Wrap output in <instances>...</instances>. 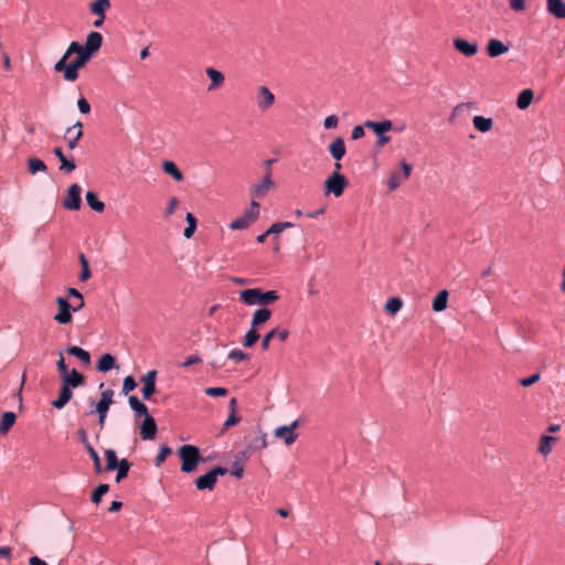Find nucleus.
<instances>
[{
  "label": "nucleus",
  "instance_id": "obj_1",
  "mask_svg": "<svg viewBox=\"0 0 565 565\" xmlns=\"http://www.w3.org/2000/svg\"><path fill=\"white\" fill-rule=\"evenodd\" d=\"M93 55L82 49L77 41L71 42L63 56L55 63L54 71L62 73L66 82H75L78 78V71L83 68Z\"/></svg>",
  "mask_w": 565,
  "mask_h": 565
},
{
  "label": "nucleus",
  "instance_id": "obj_2",
  "mask_svg": "<svg viewBox=\"0 0 565 565\" xmlns=\"http://www.w3.org/2000/svg\"><path fill=\"white\" fill-rule=\"evenodd\" d=\"M67 297L77 298L78 302L75 305H71L68 299L65 297H57L56 305L58 307L57 313L54 316V320L60 324H68L72 322L73 317L72 312H77L82 308H84V297L79 290L74 287L67 288Z\"/></svg>",
  "mask_w": 565,
  "mask_h": 565
},
{
  "label": "nucleus",
  "instance_id": "obj_3",
  "mask_svg": "<svg viewBox=\"0 0 565 565\" xmlns=\"http://www.w3.org/2000/svg\"><path fill=\"white\" fill-rule=\"evenodd\" d=\"M280 298L277 290L264 291L260 288H248L239 291V301L246 306L259 305L267 307Z\"/></svg>",
  "mask_w": 565,
  "mask_h": 565
},
{
  "label": "nucleus",
  "instance_id": "obj_4",
  "mask_svg": "<svg viewBox=\"0 0 565 565\" xmlns=\"http://www.w3.org/2000/svg\"><path fill=\"white\" fill-rule=\"evenodd\" d=\"M178 456L181 459V471L185 473L193 472L200 462L210 460V458H204L199 447L194 445H182L178 449Z\"/></svg>",
  "mask_w": 565,
  "mask_h": 565
},
{
  "label": "nucleus",
  "instance_id": "obj_5",
  "mask_svg": "<svg viewBox=\"0 0 565 565\" xmlns=\"http://www.w3.org/2000/svg\"><path fill=\"white\" fill-rule=\"evenodd\" d=\"M364 126L372 130L376 136L374 147L381 150L385 145L391 141V137L387 135L388 131L393 130V121L390 119H383L381 121L365 120Z\"/></svg>",
  "mask_w": 565,
  "mask_h": 565
},
{
  "label": "nucleus",
  "instance_id": "obj_6",
  "mask_svg": "<svg viewBox=\"0 0 565 565\" xmlns=\"http://www.w3.org/2000/svg\"><path fill=\"white\" fill-rule=\"evenodd\" d=\"M228 472V469L223 466H215L206 473L198 477L194 481V484L198 490H209L212 491L215 488L217 482V477L225 476Z\"/></svg>",
  "mask_w": 565,
  "mask_h": 565
},
{
  "label": "nucleus",
  "instance_id": "obj_7",
  "mask_svg": "<svg viewBox=\"0 0 565 565\" xmlns=\"http://www.w3.org/2000/svg\"><path fill=\"white\" fill-rule=\"evenodd\" d=\"M348 185L349 181L344 174L332 172L323 183L324 194H333L335 198H339L343 194Z\"/></svg>",
  "mask_w": 565,
  "mask_h": 565
},
{
  "label": "nucleus",
  "instance_id": "obj_8",
  "mask_svg": "<svg viewBox=\"0 0 565 565\" xmlns=\"http://www.w3.org/2000/svg\"><path fill=\"white\" fill-rule=\"evenodd\" d=\"M82 189L77 183L70 185L63 200V207L68 211H78L82 205Z\"/></svg>",
  "mask_w": 565,
  "mask_h": 565
},
{
  "label": "nucleus",
  "instance_id": "obj_9",
  "mask_svg": "<svg viewBox=\"0 0 565 565\" xmlns=\"http://www.w3.org/2000/svg\"><path fill=\"white\" fill-rule=\"evenodd\" d=\"M274 186L275 182L271 178V169H268L262 182L250 186V195L254 198H264Z\"/></svg>",
  "mask_w": 565,
  "mask_h": 565
},
{
  "label": "nucleus",
  "instance_id": "obj_10",
  "mask_svg": "<svg viewBox=\"0 0 565 565\" xmlns=\"http://www.w3.org/2000/svg\"><path fill=\"white\" fill-rule=\"evenodd\" d=\"M157 374L156 370H150L140 379L143 384L141 388L142 399L148 401L156 393Z\"/></svg>",
  "mask_w": 565,
  "mask_h": 565
},
{
  "label": "nucleus",
  "instance_id": "obj_11",
  "mask_svg": "<svg viewBox=\"0 0 565 565\" xmlns=\"http://www.w3.org/2000/svg\"><path fill=\"white\" fill-rule=\"evenodd\" d=\"M299 426V420H294L290 425H284L275 429V436L282 438L287 446L294 444L298 437L294 430Z\"/></svg>",
  "mask_w": 565,
  "mask_h": 565
},
{
  "label": "nucleus",
  "instance_id": "obj_12",
  "mask_svg": "<svg viewBox=\"0 0 565 565\" xmlns=\"http://www.w3.org/2000/svg\"><path fill=\"white\" fill-rule=\"evenodd\" d=\"M454 47L467 57L475 56L478 53V43L477 41H468L462 38H456L452 42Z\"/></svg>",
  "mask_w": 565,
  "mask_h": 565
},
{
  "label": "nucleus",
  "instance_id": "obj_13",
  "mask_svg": "<svg viewBox=\"0 0 565 565\" xmlns=\"http://www.w3.org/2000/svg\"><path fill=\"white\" fill-rule=\"evenodd\" d=\"M158 426L154 418L149 414L143 417V422L140 425V437L142 440H151L156 437Z\"/></svg>",
  "mask_w": 565,
  "mask_h": 565
},
{
  "label": "nucleus",
  "instance_id": "obj_14",
  "mask_svg": "<svg viewBox=\"0 0 565 565\" xmlns=\"http://www.w3.org/2000/svg\"><path fill=\"white\" fill-rule=\"evenodd\" d=\"M102 45L103 35L97 31H92L86 38V43L84 45L82 44V49L94 56L100 50Z\"/></svg>",
  "mask_w": 565,
  "mask_h": 565
},
{
  "label": "nucleus",
  "instance_id": "obj_15",
  "mask_svg": "<svg viewBox=\"0 0 565 565\" xmlns=\"http://www.w3.org/2000/svg\"><path fill=\"white\" fill-rule=\"evenodd\" d=\"M289 331L287 329L274 328L267 332L262 339V350L267 351L270 348L271 338H277L279 341L285 342L289 338Z\"/></svg>",
  "mask_w": 565,
  "mask_h": 565
},
{
  "label": "nucleus",
  "instance_id": "obj_16",
  "mask_svg": "<svg viewBox=\"0 0 565 565\" xmlns=\"http://www.w3.org/2000/svg\"><path fill=\"white\" fill-rule=\"evenodd\" d=\"M275 103V95L270 92L267 86H260L258 88V102L257 106L260 110L265 111L269 109Z\"/></svg>",
  "mask_w": 565,
  "mask_h": 565
},
{
  "label": "nucleus",
  "instance_id": "obj_17",
  "mask_svg": "<svg viewBox=\"0 0 565 565\" xmlns=\"http://www.w3.org/2000/svg\"><path fill=\"white\" fill-rule=\"evenodd\" d=\"M236 407H237V399L235 397H233V398H231V401L228 403L230 414L227 416V419L223 424L221 434H224L228 428L237 425L242 420V417L236 413Z\"/></svg>",
  "mask_w": 565,
  "mask_h": 565
},
{
  "label": "nucleus",
  "instance_id": "obj_18",
  "mask_svg": "<svg viewBox=\"0 0 565 565\" xmlns=\"http://www.w3.org/2000/svg\"><path fill=\"white\" fill-rule=\"evenodd\" d=\"M330 156L335 160L340 161L347 152L345 142L342 137H335L332 142L328 146Z\"/></svg>",
  "mask_w": 565,
  "mask_h": 565
},
{
  "label": "nucleus",
  "instance_id": "obj_19",
  "mask_svg": "<svg viewBox=\"0 0 565 565\" xmlns=\"http://www.w3.org/2000/svg\"><path fill=\"white\" fill-rule=\"evenodd\" d=\"M61 379L63 384L73 388L84 385L86 381L85 376L76 369H73L71 372L68 371Z\"/></svg>",
  "mask_w": 565,
  "mask_h": 565
},
{
  "label": "nucleus",
  "instance_id": "obj_20",
  "mask_svg": "<svg viewBox=\"0 0 565 565\" xmlns=\"http://www.w3.org/2000/svg\"><path fill=\"white\" fill-rule=\"evenodd\" d=\"M487 54L494 58L503 55L509 51V45L504 44L502 41L498 39H490L487 43Z\"/></svg>",
  "mask_w": 565,
  "mask_h": 565
},
{
  "label": "nucleus",
  "instance_id": "obj_21",
  "mask_svg": "<svg viewBox=\"0 0 565 565\" xmlns=\"http://www.w3.org/2000/svg\"><path fill=\"white\" fill-rule=\"evenodd\" d=\"M119 365L117 364L116 358L111 355L110 353L103 354L96 364V369L98 372L107 373L111 371L113 369H118Z\"/></svg>",
  "mask_w": 565,
  "mask_h": 565
},
{
  "label": "nucleus",
  "instance_id": "obj_22",
  "mask_svg": "<svg viewBox=\"0 0 565 565\" xmlns=\"http://www.w3.org/2000/svg\"><path fill=\"white\" fill-rule=\"evenodd\" d=\"M206 76L211 79V84L207 87V90H215L220 88L225 81V76L222 72L215 70L214 67H207L205 70Z\"/></svg>",
  "mask_w": 565,
  "mask_h": 565
},
{
  "label": "nucleus",
  "instance_id": "obj_23",
  "mask_svg": "<svg viewBox=\"0 0 565 565\" xmlns=\"http://www.w3.org/2000/svg\"><path fill=\"white\" fill-rule=\"evenodd\" d=\"M271 310L267 307H260L256 309L252 316L250 326L254 328L260 327L271 318Z\"/></svg>",
  "mask_w": 565,
  "mask_h": 565
},
{
  "label": "nucleus",
  "instance_id": "obj_24",
  "mask_svg": "<svg viewBox=\"0 0 565 565\" xmlns=\"http://www.w3.org/2000/svg\"><path fill=\"white\" fill-rule=\"evenodd\" d=\"M72 388L73 387L67 386V385L62 383V386H61L60 392H58V396H57L56 399H54L52 402V406L57 408V409L63 408L71 401V398L73 396Z\"/></svg>",
  "mask_w": 565,
  "mask_h": 565
},
{
  "label": "nucleus",
  "instance_id": "obj_25",
  "mask_svg": "<svg viewBox=\"0 0 565 565\" xmlns=\"http://www.w3.org/2000/svg\"><path fill=\"white\" fill-rule=\"evenodd\" d=\"M546 10L556 19H565V2L563 0H546Z\"/></svg>",
  "mask_w": 565,
  "mask_h": 565
},
{
  "label": "nucleus",
  "instance_id": "obj_26",
  "mask_svg": "<svg viewBox=\"0 0 565 565\" xmlns=\"http://www.w3.org/2000/svg\"><path fill=\"white\" fill-rule=\"evenodd\" d=\"M162 171L177 182H181L184 179L182 171L173 161L164 160L162 162Z\"/></svg>",
  "mask_w": 565,
  "mask_h": 565
},
{
  "label": "nucleus",
  "instance_id": "obj_27",
  "mask_svg": "<svg viewBox=\"0 0 565 565\" xmlns=\"http://www.w3.org/2000/svg\"><path fill=\"white\" fill-rule=\"evenodd\" d=\"M17 415L13 412H4L0 419V435L4 436L15 424Z\"/></svg>",
  "mask_w": 565,
  "mask_h": 565
},
{
  "label": "nucleus",
  "instance_id": "obj_28",
  "mask_svg": "<svg viewBox=\"0 0 565 565\" xmlns=\"http://www.w3.org/2000/svg\"><path fill=\"white\" fill-rule=\"evenodd\" d=\"M74 129H77L76 134H74L73 138H70L67 141V146L71 150L75 149L78 145V141L83 138V124L77 120L72 127H68L65 131L66 135L71 134Z\"/></svg>",
  "mask_w": 565,
  "mask_h": 565
},
{
  "label": "nucleus",
  "instance_id": "obj_29",
  "mask_svg": "<svg viewBox=\"0 0 565 565\" xmlns=\"http://www.w3.org/2000/svg\"><path fill=\"white\" fill-rule=\"evenodd\" d=\"M449 292L446 289L440 290L433 299L431 308L436 312L444 311L448 305Z\"/></svg>",
  "mask_w": 565,
  "mask_h": 565
},
{
  "label": "nucleus",
  "instance_id": "obj_30",
  "mask_svg": "<svg viewBox=\"0 0 565 565\" xmlns=\"http://www.w3.org/2000/svg\"><path fill=\"white\" fill-rule=\"evenodd\" d=\"M533 98H534V92L532 88L523 89L516 98L518 108L521 110H525L532 104Z\"/></svg>",
  "mask_w": 565,
  "mask_h": 565
},
{
  "label": "nucleus",
  "instance_id": "obj_31",
  "mask_svg": "<svg viewBox=\"0 0 565 565\" xmlns=\"http://www.w3.org/2000/svg\"><path fill=\"white\" fill-rule=\"evenodd\" d=\"M128 403L137 417H145L149 415L148 407L137 396L130 395Z\"/></svg>",
  "mask_w": 565,
  "mask_h": 565
},
{
  "label": "nucleus",
  "instance_id": "obj_32",
  "mask_svg": "<svg viewBox=\"0 0 565 565\" xmlns=\"http://www.w3.org/2000/svg\"><path fill=\"white\" fill-rule=\"evenodd\" d=\"M87 205L95 212L102 213L105 211V203L98 199L94 191H87L85 195Z\"/></svg>",
  "mask_w": 565,
  "mask_h": 565
},
{
  "label": "nucleus",
  "instance_id": "obj_33",
  "mask_svg": "<svg viewBox=\"0 0 565 565\" xmlns=\"http://www.w3.org/2000/svg\"><path fill=\"white\" fill-rule=\"evenodd\" d=\"M557 441L556 437L548 436V435H542L540 437V444H539V452L543 456H548L552 452L553 444Z\"/></svg>",
  "mask_w": 565,
  "mask_h": 565
},
{
  "label": "nucleus",
  "instance_id": "obj_34",
  "mask_svg": "<svg viewBox=\"0 0 565 565\" xmlns=\"http://www.w3.org/2000/svg\"><path fill=\"white\" fill-rule=\"evenodd\" d=\"M472 121H473V127L476 128V130L483 132V134L490 131L493 127L492 118H487V117H483L480 115L475 116Z\"/></svg>",
  "mask_w": 565,
  "mask_h": 565
},
{
  "label": "nucleus",
  "instance_id": "obj_35",
  "mask_svg": "<svg viewBox=\"0 0 565 565\" xmlns=\"http://www.w3.org/2000/svg\"><path fill=\"white\" fill-rule=\"evenodd\" d=\"M110 8L109 0H95L89 4V10L97 17L105 18L106 11Z\"/></svg>",
  "mask_w": 565,
  "mask_h": 565
},
{
  "label": "nucleus",
  "instance_id": "obj_36",
  "mask_svg": "<svg viewBox=\"0 0 565 565\" xmlns=\"http://www.w3.org/2000/svg\"><path fill=\"white\" fill-rule=\"evenodd\" d=\"M246 447L252 452L265 449L267 447L266 434L259 430V434L255 436Z\"/></svg>",
  "mask_w": 565,
  "mask_h": 565
},
{
  "label": "nucleus",
  "instance_id": "obj_37",
  "mask_svg": "<svg viewBox=\"0 0 565 565\" xmlns=\"http://www.w3.org/2000/svg\"><path fill=\"white\" fill-rule=\"evenodd\" d=\"M66 352L70 355L77 358L84 364H86V365L90 364V354L86 350H84L77 345H72V347L67 348Z\"/></svg>",
  "mask_w": 565,
  "mask_h": 565
},
{
  "label": "nucleus",
  "instance_id": "obj_38",
  "mask_svg": "<svg viewBox=\"0 0 565 565\" xmlns=\"http://www.w3.org/2000/svg\"><path fill=\"white\" fill-rule=\"evenodd\" d=\"M132 466V462H130L128 459L124 458L120 459V463L118 465V468H115L117 471L115 481L117 483L121 482L124 479L128 477L129 470Z\"/></svg>",
  "mask_w": 565,
  "mask_h": 565
},
{
  "label": "nucleus",
  "instance_id": "obj_39",
  "mask_svg": "<svg viewBox=\"0 0 565 565\" xmlns=\"http://www.w3.org/2000/svg\"><path fill=\"white\" fill-rule=\"evenodd\" d=\"M185 221H186L188 225L183 231V235L185 238L189 239L194 235V233L196 231L198 220L193 213L188 212L185 215Z\"/></svg>",
  "mask_w": 565,
  "mask_h": 565
},
{
  "label": "nucleus",
  "instance_id": "obj_40",
  "mask_svg": "<svg viewBox=\"0 0 565 565\" xmlns=\"http://www.w3.org/2000/svg\"><path fill=\"white\" fill-rule=\"evenodd\" d=\"M258 329L250 326V329L243 337L242 343L245 348H252L259 340Z\"/></svg>",
  "mask_w": 565,
  "mask_h": 565
},
{
  "label": "nucleus",
  "instance_id": "obj_41",
  "mask_svg": "<svg viewBox=\"0 0 565 565\" xmlns=\"http://www.w3.org/2000/svg\"><path fill=\"white\" fill-rule=\"evenodd\" d=\"M47 170L46 163L39 158H29L28 159V171L31 174H35L38 172H45Z\"/></svg>",
  "mask_w": 565,
  "mask_h": 565
},
{
  "label": "nucleus",
  "instance_id": "obj_42",
  "mask_svg": "<svg viewBox=\"0 0 565 565\" xmlns=\"http://www.w3.org/2000/svg\"><path fill=\"white\" fill-rule=\"evenodd\" d=\"M105 459H106L105 471H113V470H115V468H118V465L120 463V460L117 458V454L114 449L105 450Z\"/></svg>",
  "mask_w": 565,
  "mask_h": 565
},
{
  "label": "nucleus",
  "instance_id": "obj_43",
  "mask_svg": "<svg viewBox=\"0 0 565 565\" xmlns=\"http://www.w3.org/2000/svg\"><path fill=\"white\" fill-rule=\"evenodd\" d=\"M109 491V484L100 483L98 484L90 494V500L93 503L98 504L103 497Z\"/></svg>",
  "mask_w": 565,
  "mask_h": 565
},
{
  "label": "nucleus",
  "instance_id": "obj_44",
  "mask_svg": "<svg viewBox=\"0 0 565 565\" xmlns=\"http://www.w3.org/2000/svg\"><path fill=\"white\" fill-rule=\"evenodd\" d=\"M403 306V301L399 297H391L385 303V310L388 315H396Z\"/></svg>",
  "mask_w": 565,
  "mask_h": 565
},
{
  "label": "nucleus",
  "instance_id": "obj_45",
  "mask_svg": "<svg viewBox=\"0 0 565 565\" xmlns=\"http://www.w3.org/2000/svg\"><path fill=\"white\" fill-rule=\"evenodd\" d=\"M405 179H402V174L399 171H392L387 179V188L390 191L396 190Z\"/></svg>",
  "mask_w": 565,
  "mask_h": 565
},
{
  "label": "nucleus",
  "instance_id": "obj_46",
  "mask_svg": "<svg viewBox=\"0 0 565 565\" xmlns=\"http://www.w3.org/2000/svg\"><path fill=\"white\" fill-rule=\"evenodd\" d=\"M259 203L255 200H252L249 209L244 213V215H246V217L253 223L259 216Z\"/></svg>",
  "mask_w": 565,
  "mask_h": 565
},
{
  "label": "nucleus",
  "instance_id": "obj_47",
  "mask_svg": "<svg viewBox=\"0 0 565 565\" xmlns=\"http://www.w3.org/2000/svg\"><path fill=\"white\" fill-rule=\"evenodd\" d=\"M87 452L93 460L95 473L96 475L102 473L103 468H102V461H100V457H99L98 452L95 450L94 447H89V449H87Z\"/></svg>",
  "mask_w": 565,
  "mask_h": 565
},
{
  "label": "nucleus",
  "instance_id": "obj_48",
  "mask_svg": "<svg viewBox=\"0 0 565 565\" xmlns=\"http://www.w3.org/2000/svg\"><path fill=\"white\" fill-rule=\"evenodd\" d=\"M60 170L65 173H71L76 169L75 159L73 157L68 159L66 156H64L62 159H60Z\"/></svg>",
  "mask_w": 565,
  "mask_h": 565
},
{
  "label": "nucleus",
  "instance_id": "obj_49",
  "mask_svg": "<svg viewBox=\"0 0 565 565\" xmlns=\"http://www.w3.org/2000/svg\"><path fill=\"white\" fill-rule=\"evenodd\" d=\"M171 454L172 449L167 445H162L159 448V452L156 457V466L160 467Z\"/></svg>",
  "mask_w": 565,
  "mask_h": 565
},
{
  "label": "nucleus",
  "instance_id": "obj_50",
  "mask_svg": "<svg viewBox=\"0 0 565 565\" xmlns=\"http://www.w3.org/2000/svg\"><path fill=\"white\" fill-rule=\"evenodd\" d=\"M250 221L246 217V215H243L241 217H237L230 224L231 230H245L250 225Z\"/></svg>",
  "mask_w": 565,
  "mask_h": 565
},
{
  "label": "nucleus",
  "instance_id": "obj_51",
  "mask_svg": "<svg viewBox=\"0 0 565 565\" xmlns=\"http://www.w3.org/2000/svg\"><path fill=\"white\" fill-rule=\"evenodd\" d=\"M137 382L132 375H127L122 382V394L127 395L137 387Z\"/></svg>",
  "mask_w": 565,
  "mask_h": 565
},
{
  "label": "nucleus",
  "instance_id": "obj_52",
  "mask_svg": "<svg viewBox=\"0 0 565 565\" xmlns=\"http://www.w3.org/2000/svg\"><path fill=\"white\" fill-rule=\"evenodd\" d=\"M204 393L211 397H223L228 394V390L225 387H206Z\"/></svg>",
  "mask_w": 565,
  "mask_h": 565
},
{
  "label": "nucleus",
  "instance_id": "obj_53",
  "mask_svg": "<svg viewBox=\"0 0 565 565\" xmlns=\"http://www.w3.org/2000/svg\"><path fill=\"white\" fill-rule=\"evenodd\" d=\"M228 359L234 361H248L249 354L242 351L241 349H234L228 353Z\"/></svg>",
  "mask_w": 565,
  "mask_h": 565
},
{
  "label": "nucleus",
  "instance_id": "obj_54",
  "mask_svg": "<svg viewBox=\"0 0 565 565\" xmlns=\"http://www.w3.org/2000/svg\"><path fill=\"white\" fill-rule=\"evenodd\" d=\"M541 379V373L536 372L527 377H523L519 381L520 385L523 387L532 386L533 384L537 383Z\"/></svg>",
  "mask_w": 565,
  "mask_h": 565
},
{
  "label": "nucleus",
  "instance_id": "obj_55",
  "mask_svg": "<svg viewBox=\"0 0 565 565\" xmlns=\"http://www.w3.org/2000/svg\"><path fill=\"white\" fill-rule=\"evenodd\" d=\"M90 278H92V270L89 267V263L86 265L85 264L81 265V273L78 275V280L82 282H85Z\"/></svg>",
  "mask_w": 565,
  "mask_h": 565
},
{
  "label": "nucleus",
  "instance_id": "obj_56",
  "mask_svg": "<svg viewBox=\"0 0 565 565\" xmlns=\"http://www.w3.org/2000/svg\"><path fill=\"white\" fill-rule=\"evenodd\" d=\"M56 369L60 372L61 377L68 372L67 365L65 364V359L63 352H58V360L56 362Z\"/></svg>",
  "mask_w": 565,
  "mask_h": 565
},
{
  "label": "nucleus",
  "instance_id": "obj_57",
  "mask_svg": "<svg viewBox=\"0 0 565 565\" xmlns=\"http://www.w3.org/2000/svg\"><path fill=\"white\" fill-rule=\"evenodd\" d=\"M77 107L81 114L87 115L90 113V104L85 97H79L77 100Z\"/></svg>",
  "mask_w": 565,
  "mask_h": 565
},
{
  "label": "nucleus",
  "instance_id": "obj_58",
  "mask_svg": "<svg viewBox=\"0 0 565 565\" xmlns=\"http://www.w3.org/2000/svg\"><path fill=\"white\" fill-rule=\"evenodd\" d=\"M365 128L366 127L364 126V124L354 126L352 129V132H351V139L359 140V139L363 138L365 135V130H364Z\"/></svg>",
  "mask_w": 565,
  "mask_h": 565
},
{
  "label": "nucleus",
  "instance_id": "obj_59",
  "mask_svg": "<svg viewBox=\"0 0 565 565\" xmlns=\"http://www.w3.org/2000/svg\"><path fill=\"white\" fill-rule=\"evenodd\" d=\"M231 473L235 478L241 479L244 475V463H241L239 461L234 460V462L232 465Z\"/></svg>",
  "mask_w": 565,
  "mask_h": 565
},
{
  "label": "nucleus",
  "instance_id": "obj_60",
  "mask_svg": "<svg viewBox=\"0 0 565 565\" xmlns=\"http://www.w3.org/2000/svg\"><path fill=\"white\" fill-rule=\"evenodd\" d=\"M76 435H77V438L78 440L84 445L85 449H89V447H93L88 440V437H87V433H86V429L85 428H79L77 431H76Z\"/></svg>",
  "mask_w": 565,
  "mask_h": 565
},
{
  "label": "nucleus",
  "instance_id": "obj_61",
  "mask_svg": "<svg viewBox=\"0 0 565 565\" xmlns=\"http://www.w3.org/2000/svg\"><path fill=\"white\" fill-rule=\"evenodd\" d=\"M178 204H179V199L175 198V196L171 198L169 203H168V206H167V209L164 211V216L166 217L171 216L175 212V209H177Z\"/></svg>",
  "mask_w": 565,
  "mask_h": 565
},
{
  "label": "nucleus",
  "instance_id": "obj_62",
  "mask_svg": "<svg viewBox=\"0 0 565 565\" xmlns=\"http://www.w3.org/2000/svg\"><path fill=\"white\" fill-rule=\"evenodd\" d=\"M339 124V118L335 115L328 116L323 121L324 129H333L337 128Z\"/></svg>",
  "mask_w": 565,
  "mask_h": 565
},
{
  "label": "nucleus",
  "instance_id": "obj_63",
  "mask_svg": "<svg viewBox=\"0 0 565 565\" xmlns=\"http://www.w3.org/2000/svg\"><path fill=\"white\" fill-rule=\"evenodd\" d=\"M511 10L520 12L525 10V0H509Z\"/></svg>",
  "mask_w": 565,
  "mask_h": 565
},
{
  "label": "nucleus",
  "instance_id": "obj_64",
  "mask_svg": "<svg viewBox=\"0 0 565 565\" xmlns=\"http://www.w3.org/2000/svg\"><path fill=\"white\" fill-rule=\"evenodd\" d=\"M201 362L202 359L199 355H190L181 363V366L189 367Z\"/></svg>",
  "mask_w": 565,
  "mask_h": 565
}]
</instances>
